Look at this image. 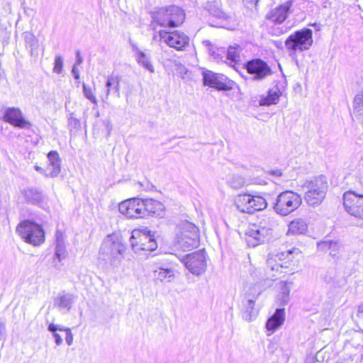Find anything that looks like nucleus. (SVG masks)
I'll return each mask as SVG.
<instances>
[{"mask_svg": "<svg viewBox=\"0 0 363 363\" xmlns=\"http://www.w3.org/2000/svg\"><path fill=\"white\" fill-rule=\"evenodd\" d=\"M199 243L198 228L192 223L184 221L179 225V231L176 235L175 246L182 250H190Z\"/></svg>", "mask_w": 363, "mask_h": 363, "instance_id": "4", "label": "nucleus"}, {"mask_svg": "<svg viewBox=\"0 0 363 363\" xmlns=\"http://www.w3.org/2000/svg\"><path fill=\"white\" fill-rule=\"evenodd\" d=\"M273 174H274L276 175H278V176H281V173L279 171L274 172Z\"/></svg>", "mask_w": 363, "mask_h": 363, "instance_id": "53", "label": "nucleus"}, {"mask_svg": "<svg viewBox=\"0 0 363 363\" xmlns=\"http://www.w3.org/2000/svg\"><path fill=\"white\" fill-rule=\"evenodd\" d=\"M121 77L120 76L111 75L108 76L106 82V87L107 89L106 96L103 101L107 100L111 90H113L116 94L117 97H120V82Z\"/></svg>", "mask_w": 363, "mask_h": 363, "instance_id": "29", "label": "nucleus"}, {"mask_svg": "<svg viewBox=\"0 0 363 363\" xmlns=\"http://www.w3.org/2000/svg\"><path fill=\"white\" fill-rule=\"evenodd\" d=\"M313 32L309 28L297 30L290 35L285 41V46L290 52H302L308 50L313 44Z\"/></svg>", "mask_w": 363, "mask_h": 363, "instance_id": "8", "label": "nucleus"}, {"mask_svg": "<svg viewBox=\"0 0 363 363\" xmlns=\"http://www.w3.org/2000/svg\"><path fill=\"white\" fill-rule=\"evenodd\" d=\"M302 203L301 196L293 191L280 193L274 206L275 212L285 216L296 211Z\"/></svg>", "mask_w": 363, "mask_h": 363, "instance_id": "6", "label": "nucleus"}, {"mask_svg": "<svg viewBox=\"0 0 363 363\" xmlns=\"http://www.w3.org/2000/svg\"><path fill=\"white\" fill-rule=\"evenodd\" d=\"M3 119L4 121L20 128H24L30 125V123L23 117L21 111L17 108H6Z\"/></svg>", "mask_w": 363, "mask_h": 363, "instance_id": "19", "label": "nucleus"}, {"mask_svg": "<svg viewBox=\"0 0 363 363\" xmlns=\"http://www.w3.org/2000/svg\"><path fill=\"white\" fill-rule=\"evenodd\" d=\"M303 186L306 189L304 194L306 203L313 207L323 202L328 189L327 179L323 175L306 181Z\"/></svg>", "mask_w": 363, "mask_h": 363, "instance_id": "3", "label": "nucleus"}, {"mask_svg": "<svg viewBox=\"0 0 363 363\" xmlns=\"http://www.w3.org/2000/svg\"><path fill=\"white\" fill-rule=\"evenodd\" d=\"M357 315L359 318H363V304L362 305H359L358 306Z\"/></svg>", "mask_w": 363, "mask_h": 363, "instance_id": "49", "label": "nucleus"}, {"mask_svg": "<svg viewBox=\"0 0 363 363\" xmlns=\"http://www.w3.org/2000/svg\"><path fill=\"white\" fill-rule=\"evenodd\" d=\"M280 91L278 88L269 89L267 96H262L259 101L260 106H270L277 104L279 102Z\"/></svg>", "mask_w": 363, "mask_h": 363, "instance_id": "30", "label": "nucleus"}, {"mask_svg": "<svg viewBox=\"0 0 363 363\" xmlns=\"http://www.w3.org/2000/svg\"><path fill=\"white\" fill-rule=\"evenodd\" d=\"M255 306V301L252 299H249L247 301V304L246 306V315H244V318L248 321H250L252 320L251 315L250 314L251 313V311L253 310Z\"/></svg>", "mask_w": 363, "mask_h": 363, "instance_id": "42", "label": "nucleus"}, {"mask_svg": "<svg viewBox=\"0 0 363 363\" xmlns=\"http://www.w3.org/2000/svg\"><path fill=\"white\" fill-rule=\"evenodd\" d=\"M82 88L84 96L90 101H91L93 104L97 105V99L95 95L94 94L91 88L84 83L82 84Z\"/></svg>", "mask_w": 363, "mask_h": 363, "instance_id": "40", "label": "nucleus"}, {"mask_svg": "<svg viewBox=\"0 0 363 363\" xmlns=\"http://www.w3.org/2000/svg\"><path fill=\"white\" fill-rule=\"evenodd\" d=\"M267 289L266 281L264 279L260 280L259 282L256 283L252 287H251L249 290V294L252 296V298H257L263 291Z\"/></svg>", "mask_w": 363, "mask_h": 363, "instance_id": "37", "label": "nucleus"}, {"mask_svg": "<svg viewBox=\"0 0 363 363\" xmlns=\"http://www.w3.org/2000/svg\"><path fill=\"white\" fill-rule=\"evenodd\" d=\"M16 231L25 242L33 245H40L45 240V233L41 225L24 220L18 224Z\"/></svg>", "mask_w": 363, "mask_h": 363, "instance_id": "7", "label": "nucleus"}, {"mask_svg": "<svg viewBox=\"0 0 363 363\" xmlns=\"http://www.w3.org/2000/svg\"><path fill=\"white\" fill-rule=\"evenodd\" d=\"M343 205L345 211L354 217L359 225L363 224V195L348 191L343 194Z\"/></svg>", "mask_w": 363, "mask_h": 363, "instance_id": "10", "label": "nucleus"}, {"mask_svg": "<svg viewBox=\"0 0 363 363\" xmlns=\"http://www.w3.org/2000/svg\"><path fill=\"white\" fill-rule=\"evenodd\" d=\"M72 73L76 79H79V69L77 68L76 65L73 66Z\"/></svg>", "mask_w": 363, "mask_h": 363, "instance_id": "47", "label": "nucleus"}, {"mask_svg": "<svg viewBox=\"0 0 363 363\" xmlns=\"http://www.w3.org/2000/svg\"><path fill=\"white\" fill-rule=\"evenodd\" d=\"M203 84L212 88L220 91H228L231 87L225 82V79L222 74H216L211 71H205L203 72Z\"/></svg>", "mask_w": 363, "mask_h": 363, "instance_id": "17", "label": "nucleus"}, {"mask_svg": "<svg viewBox=\"0 0 363 363\" xmlns=\"http://www.w3.org/2000/svg\"><path fill=\"white\" fill-rule=\"evenodd\" d=\"M143 218L147 216L162 217L164 214V206L161 202L152 199H143Z\"/></svg>", "mask_w": 363, "mask_h": 363, "instance_id": "20", "label": "nucleus"}, {"mask_svg": "<svg viewBox=\"0 0 363 363\" xmlns=\"http://www.w3.org/2000/svg\"><path fill=\"white\" fill-rule=\"evenodd\" d=\"M63 69V58L61 55H55L53 72L60 74Z\"/></svg>", "mask_w": 363, "mask_h": 363, "instance_id": "41", "label": "nucleus"}, {"mask_svg": "<svg viewBox=\"0 0 363 363\" xmlns=\"http://www.w3.org/2000/svg\"><path fill=\"white\" fill-rule=\"evenodd\" d=\"M240 48L238 45L229 47L227 51L226 58L228 60L230 61V65L232 63L236 64L238 62L240 61Z\"/></svg>", "mask_w": 363, "mask_h": 363, "instance_id": "36", "label": "nucleus"}, {"mask_svg": "<svg viewBox=\"0 0 363 363\" xmlns=\"http://www.w3.org/2000/svg\"><path fill=\"white\" fill-rule=\"evenodd\" d=\"M69 125L77 129L80 127V122L77 118L70 116L69 118Z\"/></svg>", "mask_w": 363, "mask_h": 363, "instance_id": "43", "label": "nucleus"}, {"mask_svg": "<svg viewBox=\"0 0 363 363\" xmlns=\"http://www.w3.org/2000/svg\"><path fill=\"white\" fill-rule=\"evenodd\" d=\"M285 320V313L284 308H277L275 313L268 319L266 323V328L272 333L274 332L281 325Z\"/></svg>", "mask_w": 363, "mask_h": 363, "instance_id": "23", "label": "nucleus"}, {"mask_svg": "<svg viewBox=\"0 0 363 363\" xmlns=\"http://www.w3.org/2000/svg\"><path fill=\"white\" fill-rule=\"evenodd\" d=\"M59 328V325H55L53 323H51L48 325V330L50 331V332H52L53 333H56V331L58 330Z\"/></svg>", "mask_w": 363, "mask_h": 363, "instance_id": "48", "label": "nucleus"}, {"mask_svg": "<svg viewBox=\"0 0 363 363\" xmlns=\"http://www.w3.org/2000/svg\"><path fill=\"white\" fill-rule=\"evenodd\" d=\"M82 61H83V60L81 56L80 52L79 50H77L76 52V62H75L74 65H76V66L79 65L80 64L82 63Z\"/></svg>", "mask_w": 363, "mask_h": 363, "instance_id": "46", "label": "nucleus"}, {"mask_svg": "<svg viewBox=\"0 0 363 363\" xmlns=\"http://www.w3.org/2000/svg\"><path fill=\"white\" fill-rule=\"evenodd\" d=\"M5 332V324L0 323V340H1L2 335Z\"/></svg>", "mask_w": 363, "mask_h": 363, "instance_id": "50", "label": "nucleus"}, {"mask_svg": "<svg viewBox=\"0 0 363 363\" xmlns=\"http://www.w3.org/2000/svg\"><path fill=\"white\" fill-rule=\"evenodd\" d=\"M153 277L161 282H171L175 277V271L172 268L164 267L153 270Z\"/></svg>", "mask_w": 363, "mask_h": 363, "instance_id": "27", "label": "nucleus"}, {"mask_svg": "<svg viewBox=\"0 0 363 363\" xmlns=\"http://www.w3.org/2000/svg\"><path fill=\"white\" fill-rule=\"evenodd\" d=\"M76 296L65 291H61L54 299V305L60 311L68 312L74 303Z\"/></svg>", "mask_w": 363, "mask_h": 363, "instance_id": "22", "label": "nucleus"}, {"mask_svg": "<svg viewBox=\"0 0 363 363\" xmlns=\"http://www.w3.org/2000/svg\"><path fill=\"white\" fill-rule=\"evenodd\" d=\"M65 333H66V337H65L66 342L68 345H71L73 342V335L72 333L70 328L66 329Z\"/></svg>", "mask_w": 363, "mask_h": 363, "instance_id": "44", "label": "nucleus"}, {"mask_svg": "<svg viewBox=\"0 0 363 363\" xmlns=\"http://www.w3.org/2000/svg\"><path fill=\"white\" fill-rule=\"evenodd\" d=\"M247 242L248 245L255 247L262 242L268 241L272 234L260 229L257 224L251 225L246 232Z\"/></svg>", "mask_w": 363, "mask_h": 363, "instance_id": "16", "label": "nucleus"}, {"mask_svg": "<svg viewBox=\"0 0 363 363\" xmlns=\"http://www.w3.org/2000/svg\"><path fill=\"white\" fill-rule=\"evenodd\" d=\"M203 8L209 13V14L218 18L225 20L230 18V17L222 10L220 4L218 1H208L205 4Z\"/></svg>", "mask_w": 363, "mask_h": 363, "instance_id": "26", "label": "nucleus"}, {"mask_svg": "<svg viewBox=\"0 0 363 363\" xmlns=\"http://www.w3.org/2000/svg\"><path fill=\"white\" fill-rule=\"evenodd\" d=\"M289 284H292V282L287 283L286 281H281L279 283L281 291L277 296V303L279 306H285L289 301L291 287Z\"/></svg>", "mask_w": 363, "mask_h": 363, "instance_id": "33", "label": "nucleus"}, {"mask_svg": "<svg viewBox=\"0 0 363 363\" xmlns=\"http://www.w3.org/2000/svg\"><path fill=\"white\" fill-rule=\"evenodd\" d=\"M34 168L36 171H38L45 175V169H43L42 167H39L38 165H35Z\"/></svg>", "mask_w": 363, "mask_h": 363, "instance_id": "51", "label": "nucleus"}, {"mask_svg": "<svg viewBox=\"0 0 363 363\" xmlns=\"http://www.w3.org/2000/svg\"><path fill=\"white\" fill-rule=\"evenodd\" d=\"M353 114L363 122V90L357 94L353 100Z\"/></svg>", "mask_w": 363, "mask_h": 363, "instance_id": "31", "label": "nucleus"}, {"mask_svg": "<svg viewBox=\"0 0 363 363\" xmlns=\"http://www.w3.org/2000/svg\"><path fill=\"white\" fill-rule=\"evenodd\" d=\"M118 210L128 218H143V199L133 198L123 201L119 203Z\"/></svg>", "mask_w": 363, "mask_h": 363, "instance_id": "14", "label": "nucleus"}, {"mask_svg": "<svg viewBox=\"0 0 363 363\" xmlns=\"http://www.w3.org/2000/svg\"><path fill=\"white\" fill-rule=\"evenodd\" d=\"M68 328H65V327H63V326H60L59 325V328L57 330H60V331H65V330L67 329Z\"/></svg>", "mask_w": 363, "mask_h": 363, "instance_id": "52", "label": "nucleus"}, {"mask_svg": "<svg viewBox=\"0 0 363 363\" xmlns=\"http://www.w3.org/2000/svg\"><path fill=\"white\" fill-rule=\"evenodd\" d=\"M130 243L133 251L139 255L143 251L152 252L157 247L154 235H152L147 228L133 230L130 238Z\"/></svg>", "mask_w": 363, "mask_h": 363, "instance_id": "5", "label": "nucleus"}, {"mask_svg": "<svg viewBox=\"0 0 363 363\" xmlns=\"http://www.w3.org/2000/svg\"><path fill=\"white\" fill-rule=\"evenodd\" d=\"M237 208L242 213H253L267 208V203L262 196L250 194H239L235 199Z\"/></svg>", "mask_w": 363, "mask_h": 363, "instance_id": "9", "label": "nucleus"}, {"mask_svg": "<svg viewBox=\"0 0 363 363\" xmlns=\"http://www.w3.org/2000/svg\"><path fill=\"white\" fill-rule=\"evenodd\" d=\"M298 249L293 248L286 252H282L280 255H276L274 258H269L267 259L268 267L272 271H275L279 274H294V269H289L291 259L288 257L291 256L293 253L298 252Z\"/></svg>", "mask_w": 363, "mask_h": 363, "instance_id": "12", "label": "nucleus"}, {"mask_svg": "<svg viewBox=\"0 0 363 363\" xmlns=\"http://www.w3.org/2000/svg\"><path fill=\"white\" fill-rule=\"evenodd\" d=\"M152 24L168 28L180 26L184 21L186 14L184 11L176 5H169L156 8L151 13Z\"/></svg>", "mask_w": 363, "mask_h": 363, "instance_id": "1", "label": "nucleus"}, {"mask_svg": "<svg viewBox=\"0 0 363 363\" xmlns=\"http://www.w3.org/2000/svg\"><path fill=\"white\" fill-rule=\"evenodd\" d=\"M259 0H255V4L258 3Z\"/></svg>", "mask_w": 363, "mask_h": 363, "instance_id": "54", "label": "nucleus"}, {"mask_svg": "<svg viewBox=\"0 0 363 363\" xmlns=\"http://www.w3.org/2000/svg\"><path fill=\"white\" fill-rule=\"evenodd\" d=\"M125 247L121 238L111 234L106 236L99 250V258L113 267H117L123 258Z\"/></svg>", "mask_w": 363, "mask_h": 363, "instance_id": "2", "label": "nucleus"}, {"mask_svg": "<svg viewBox=\"0 0 363 363\" xmlns=\"http://www.w3.org/2000/svg\"><path fill=\"white\" fill-rule=\"evenodd\" d=\"M318 247L321 250L328 251L330 255L335 257L339 254L340 245L337 242L327 240L318 243Z\"/></svg>", "mask_w": 363, "mask_h": 363, "instance_id": "32", "label": "nucleus"}, {"mask_svg": "<svg viewBox=\"0 0 363 363\" xmlns=\"http://www.w3.org/2000/svg\"><path fill=\"white\" fill-rule=\"evenodd\" d=\"M21 194L27 202L34 205H40L44 200V196L42 192L36 189H25L21 191Z\"/></svg>", "mask_w": 363, "mask_h": 363, "instance_id": "25", "label": "nucleus"}, {"mask_svg": "<svg viewBox=\"0 0 363 363\" xmlns=\"http://www.w3.org/2000/svg\"><path fill=\"white\" fill-rule=\"evenodd\" d=\"M186 268L194 275L199 276L206 269V255L203 250H199L186 255L182 259Z\"/></svg>", "mask_w": 363, "mask_h": 363, "instance_id": "13", "label": "nucleus"}, {"mask_svg": "<svg viewBox=\"0 0 363 363\" xmlns=\"http://www.w3.org/2000/svg\"><path fill=\"white\" fill-rule=\"evenodd\" d=\"M158 36L164 43L177 50H184L189 44V38L184 32L179 30L168 31L161 30L158 31Z\"/></svg>", "mask_w": 363, "mask_h": 363, "instance_id": "11", "label": "nucleus"}, {"mask_svg": "<svg viewBox=\"0 0 363 363\" xmlns=\"http://www.w3.org/2000/svg\"><path fill=\"white\" fill-rule=\"evenodd\" d=\"M308 225L302 218L292 220L289 225L288 233L291 234H303L306 232Z\"/></svg>", "mask_w": 363, "mask_h": 363, "instance_id": "34", "label": "nucleus"}, {"mask_svg": "<svg viewBox=\"0 0 363 363\" xmlns=\"http://www.w3.org/2000/svg\"><path fill=\"white\" fill-rule=\"evenodd\" d=\"M53 337L55 338V342L57 345H60L62 343V338L60 336V335H59L57 333H53Z\"/></svg>", "mask_w": 363, "mask_h": 363, "instance_id": "45", "label": "nucleus"}, {"mask_svg": "<svg viewBox=\"0 0 363 363\" xmlns=\"http://www.w3.org/2000/svg\"><path fill=\"white\" fill-rule=\"evenodd\" d=\"M293 1L289 0L272 9L266 15V18L276 23H282L288 17Z\"/></svg>", "mask_w": 363, "mask_h": 363, "instance_id": "18", "label": "nucleus"}, {"mask_svg": "<svg viewBox=\"0 0 363 363\" xmlns=\"http://www.w3.org/2000/svg\"><path fill=\"white\" fill-rule=\"evenodd\" d=\"M277 225L276 220L271 216L264 217L257 226L260 229L267 231L269 233L272 234L273 228Z\"/></svg>", "mask_w": 363, "mask_h": 363, "instance_id": "35", "label": "nucleus"}, {"mask_svg": "<svg viewBox=\"0 0 363 363\" xmlns=\"http://www.w3.org/2000/svg\"><path fill=\"white\" fill-rule=\"evenodd\" d=\"M67 250L65 245L63 233L57 230L55 233V256L60 262L67 256Z\"/></svg>", "mask_w": 363, "mask_h": 363, "instance_id": "28", "label": "nucleus"}, {"mask_svg": "<svg viewBox=\"0 0 363 363\" xmlns=\"http://www.w3.org/2000/svg\"><path fill=\"white\" fill-rule=\"evenodd\" d=\"M174 63L176 67L177 72L180 76V77H182L184 79L189 77V71L186 69V67L184 65L177 61H174Z\"/></svg>", "mask_w": 363, "mask_h": 363, "instance_id": "39", "label": "nucleus"}, {"mask_svg": "<svg viewBox=\"0 0 363 363\" xmlns=\"http://www.w3.org/2000/svg\"><path fill=\"white\" fill-rule=\"evenodd\" d=\"M135 57L137 63L150 73L155 72V67L152 65L151 57L138 48L135 49Z\"/></svg>", "mask_w": 363, "mask_h": 363, "instance_id": "24", "label": "nucleus"}, {"mask_svg": "<svg viewBox=\"0 0 363 363\" xmlns=\"http://www.w3.org/2000/svg\"><path fill=\"white\" fill-rule=\"evenodd\" d=\"M245 66L247 72L254 74L255 79H262L272 74V70L268 65L260 59L249 61Z\"/></svg>", "mask_w": 363, "mask_h": 363, "instance_id": "15", "label": "nucleus"}, {"mask_svg": "<svg viewBox=\"0 0 363 363\" xmlns=\"http://www.w3.org/2000/svg\"><path fill=\"white\" fill-rule=\"evenodd\" d=\"M228 184L235 189H238L243 187L245 184V179L244 177L240 175H233L228 179Z\"/></svg>", "mask_w": 363, "mask_h": 363, "instance_id": "38", "label": "nucleus"}, {"mask_svg": "<svg viewBox=\"0 0 363 363\" xmlns=\"http://www.w3.org/2000/svg\"><path fill=\"white\" fill-rule=\"evenodd\" d=\"M49 164L45 169V176L47 177H55L61 171V160L56 151H50L48 154Z\"/></svg>", "mask_w": 363, "mask_h": 363, "instance_id": "21", "label": "nucleus"}]
</instances>
